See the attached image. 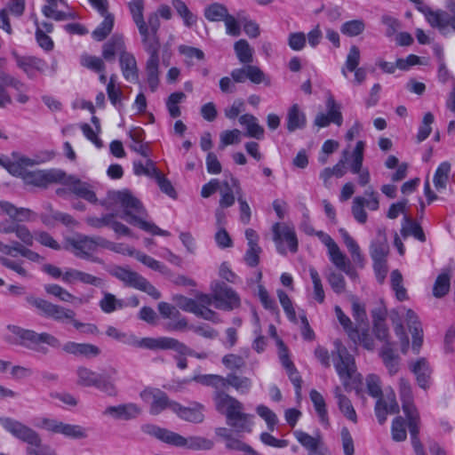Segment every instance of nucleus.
I'll return each mask as SVG.
<instances>
[{
  "mask_svg": "<svg viewBox=\"0 0 455 455\" xmlns=\"http://www.w3.org/2000/svg\"><path fill=\"white\" fill-rule=\"evenodd\" d=\"M17 66L23 70L28 78L36 76V71L44 73L47 68L46 62L35 56H20L15 51L12 52Z\"/></svg>",
  "mask_w": 455,
  "mask_h": 455,
  "instance_id": "18",
  "label": "nucleus"
},
{
  "mask_svg": "<svg viewBox=\"0 0 455 455\" xmlns=\"http://www.w3.org/2000/svg\"><path fill=\"white\" fill-rule=\"evenodd\" d=\"M120 68L124 78L131 83L139 82V68L134 55L131 52L123 53L119 58Z\"/></svg>",
  "mask_w": 455,
  "mask_h": 455,
  "instance_id": "27",
  "label": "nucleus"
},
{
  "mask_svg": "<svg viewBox=\"0 0 455 455\" xmlns=\"http://www.w3.org/2000/svg\"><path fill=\"white\" fill-rule=\"evenodd\" d=\"M407 324L412 335V349L418 354L423 343V329L415 312L408 309L406 312Z\"/></svg>",
  "mask_w": 455,
  "mask_h": 455,
  "instance_id": "28",
  "label": "nucleus"
},
{
  "mask_svg": "<svg viewBox=\"0 0 455 455\" xmlns=\"http://www.w3.org/2000/svg\"><path fill=\"white\" fill-rule=\"evenodd\" d=\"M128 5L132 20L136 24L141 36V43L159 38L158 30L160 28V19L158 18V14L156 12L149 13L146 21L143 16V0L129 2Z\"/></svg>",
  "mask_w": 455,
  "mask_h": 455,
  "instance_id": "7",
  "label": "nucleus"
},
{
  "mask_svg": "<svg viewBox=\"0 0 455 455\" xmlns=\"http://www.w3.org/2000/svg\"><path fill=\"white\" fill-rule=\"evenodd\" d=\"M307 125L306 114L300 109L299 104H293L287 111L286 128L289 132L302 130Z\"/></svg>",
  "mask_w": 455,
  "mask_h": 455,
  "instance_id": "30",
  "label": "nucleus"
},
{
  "mask_svg": "<svg viewBox=\"0 0 455 455\" xmlns=\"http://www.w3.org/2000/svg\"><path fill=\"white\" fill-rule=\"evenodd\" d=\"M231 181H232V186L235 189V195L237 196V201L239 204L240 220L242 223L247 225V224H249V222L251 220V208H250L248 203L246 202V200L243 196V190L240 186L239 180L236 178L231 176Z\"/></svg>",
  "mask_w": 455,
  "mask_h": 455,
  "instance_id": "41",
  "label": "nucleus"
},
{
  "mask_svg": "<svg viewBox=\"0 0 455 455\" xmlns=\"http://www.w3.org/2000/svg\"><path fill=\"white\" fill-rule=\"evenodd\" d=\"M102 16L104 17V20L92 33V37L99 42L106 39L112 32L115 21V18L112 13H107Z\"/></svg>",
  "mask_w": 455,
  "mask_h": 455,
  "instance_id": "44",
  "label": "nucleus"
},
{
  "mask_svg": "<svg viewBox=\"0 0 455 455\" xmlns=\"http://www.w3.org/2000/svg\"><path fill=\"white\" fill-rule=\"evenodd\" d=\"M223 382V388L232 387L241 394L249 393L252 386V382L250 378L239 376L234 372H230L227 377H224Z\"/></svg>",
  "mask_w": 455,
  "mask_h": 455,
  "instance_id": "38",
  "label": "nucleus"
},
{
  "mask_svg": "<svg viewBox=\"0 0 455 455\" xmlns=\"http://www.w3.org/2000/svg\"><path fill=\"white\" fill-rule=\"evenodd\" d=\"M24 299L28 306L36 309L40 316L53 320L57 323H68V321L73 320V315H76L74 310L58 304H53L44 299L36 297L32 293L26 294Z\"/></svg>",
  "mask_w": 455,
  "mask_h": 455,
  "instance_id": "8",
  "label": "nucleus"
},
{
  "mask_svg": "<svg viewBox=\"0 0 455 455\" xmlns=\"http://www.w3.org/2000/svg\"><path fill=\"white\" fill-rule=\"evenodd\" d=\"M108 198L121 204L124 212L120 218L125 220L128 223L138 225L140 228V223L146 222L143 218L147 216V211L141 202L129 190L108 191Z\"/></svg>",
  "mask_w": 455,
  "mask_h": 455,
  "instance_id": "4",
  "label": "nucleus"
},
{
  "mask_svg": "<svg viewBox=\"0 0 455 455\" xmlns=\"http://www.w3.org/2000/svg\"><path fill=\"white\" fill-rule=\"evenodd\" d=\"M204 14L209 21H220L227 17L228 11L224 4L213 3L204 9Z\"/></svg>",
  "mask_w": 455,
  "mask_h": 455,
  "instance_id": "48",
  "label": "nucleus"
},
{
  "mask_svg": "<svg viewBox=\"0 0 455 455\" xmlns=\"http://www.w3.org/2000/svg\"><path fill=\"white\" fill-rule=\"evenodd\" d=\"M142 431L147 435L154 436L163 443L175 447H181L182 444L185 443L184 436L167 428L160 427L156 425L146 424L142 426Z\"/></svg>",
  "mask_w": 455,
  "mask_h": 455,
  "instance_id": "16",
  "label": "nucleus"
},
{
  "mask_svg": "<svg viewBox=\"0 0 455 455\" xmlns=\"http://www.w3.org/2000/svg\"><path fill=\"white\" fill-rule=\"evenodd\" d=\"M7 329L20 339L17 344L31 350L45 354L47 350L40 347V344H47L55 349L61 347L60 339L48 332L37 333L17 325H8Z\"/></svg>",
  "mask_w": 455,
  "mask_h": 455,
  "instance_id": "6",
  "label": "nucleus"
},
{
  "mask_svg": "<svg viewBox=\"0 0 455 455\" xmlns=\"http://www.w3.org/2000/svg\"><path fill=\"white\" fill-rule=\"evenodd\" d=\"M36 427L52 435H61L71 440L87 438V429L80 425L69 424L54 418L43 417L36 423Z\"/></svg>",
  "mask_w": 455,
  "mask_h": 455,
  "instance_id": "9",
  "label": "nucleus"
},
{
  "mask_svg": "<svg viewBox=\"0 0 455 455\" xmlns=\"http://www.w3.org/2000/svg\"><path fill=\"white\" fill-rule=\"evenodd\" d=\"M241 141V132L238 129L227 130L220 133L219 148L224 149L228 145L238 144Z\"/></svg>",
  "mask_w": 455,
  "mask_h": 455,
  "instance_id": "64",
  "label": "nucleus"
},
{
  "mask_svg": "<svg viewBox=\"0 0 455 455\" xmlns=\"http://www.w3.org/2000/svg\"><path fill=\"white\" fill-rule=\"evenodd\" d=\"M111 275L122 281L125 286L132 287L134 289L139 287L144 277L139 273L123 267H116L111 271Z\"/></svg>",
  "mask_w": 455,
  "mask_h": 455,
  "instance_id": "34",
  "label": "nucleus"
},
{
  "mask_svg": "<svg viewBox=\"0 0 455 455\" xmlns=\"http://www.w3.org/2000/svg\"><path fill=\"white\" fill-rule=\"evenodd\" d=\"M144 395H148L152 398L150 405V413L152 415H158L167 408L173 411L172 405L177 404V402L170 400L168 395L160 389L146 390Z\"/></svg>",
  "mask_w": 455,
  "mask_h": 455,
  "instance_id": "25",
  "label": "nucleus"
},
{
  "mask_svg": "<svg viewBox=\"0 0 455 455\" xmlns=\"http://www.w3.org/2000/svg\"><path fill=\"white\" fill-rule=\"evenodd\" d=\"M234 50L241 63L251 64L253 61V48L245 39L236 41L234 44Z\"/></svg>",
  "mask_w": 455,
  "mask_h": 455,
  "instance_id": "46",
  "label": "nucleus"
},
{
  "mask_svg": "<svg viewBox=\"0 0 455 455\" xmlns=\"http://www.w3.org/2000/svg\"><path fill=\"white\" fill-rule=\"evenodd\" d=\"M379 355L383 360L385 366L387 368L389 373L394 375L399 370V355L395 354L393 347L383 345Z\"/></svg>",
  "mask_w": 455,
  "mask_h": 455,
  "instance_id": "42",
  "label": "nucleus"
},
{
  "mask_svg": "<svg viewBox=\"0 0 455 455\" xmlns=\"http://www.w3.org/2000/svg\"><path fill=\"white\" fill-rule=\"evenodd\" d=\"M329 254L331 261L342 272L350 278L354 279L357 276V273L352 266L350 260L341 252L338 245L330 248Z\"/></svg>",
  "mask_w": 455,
  "mask_h": 455,
  "instance_id": "29",
  "label": "nucleus"
},
{
  "mask_svg": "<svg viewBox=\"0 0 455 455\" xmlns=\"http://www.w3.org/2000/svg\"><path fill=\"white\" fill-rule=\"evenodd\" d=\"M60 183L68 186V190L76 196L90 203L95 204L98 201L96 194L90 188V185L81 181L75 176H65Z\"/></svg>",
  "mask_w": 455,
  "mask_h": 455,
  "instance_id": "20",
  "label": "nucleus"
},
{
  "mask_svg": "<svg viewBox=\"0 0 455 455\" xmlns=\"http://www.w3.org/2000/svg\"><path fill=\"white\" fill-rule=\"evenodd\" d=\"M400 232L403 238L411 235L421 243L426 242V235L421 226L406 214L403 218Z\"/></svg>",
  "mask_w": 455,
  "mask_h": 455,
  "instance_id": "36",
  "label": "nucleus"
},
{
  "mask_svg": "<svg viewBox=\"0 0 455 455\" xmlns=\"http://www.w3.org/2000/svg\"><path fill=\"white\" fill-rule=\"evenodd\" d=\"M172 4L177 13L183 19L187 27H191L196 22V16L194 15L182 0H172Z\"/></svg>",
  "mask_w": 455,
  "mask_h": 455,
  "instance_id": "53",
  "label": "nucleus"
},
{
  "mask_svg": "<svg viewBox=\"0 0 455 455\" xmlns=\"http://www.w3.org/2000/svg\"><path fill=\"white\" fill-rule=\"evenodd\" d=\"M181 447H187L191 450H211L213 447V442L202 436L185 437V443Z\"/></svg>",
  "mask_w": 455,
  "mask_h": 455,
  "instance_id": "57",
  "label": "nucleus"
},
{
  "mask_svg": "<svg viewBox=\"0 0 455 455\" xmlns=\"http://www.w3.org/2000/svg\"><path fill=\"white\" fill-rule=\"evenodd\" d=\"M391 287L399 301L408 299L407 291L403 284V275L398 269H395L390 275Z\"/></svg>",
  "mask_w": 455,
  "mask_h": 455,
  "instance_id": "49",
  "label": "nucleus"
},
{
  "mask_svg": "<svg viewBox=\"0 0 455 455\" xmlns=\"http://www.w3.org/2000/svg\"><path fill=\"white\" fill-rule=\"evenodd\" d=\"M451 276L447 273L440 274L434 283L433 295L435 298H442L450 291Z\"/></svg>",
  "mask_w": 455,
  "mask_h": 455,
  "instance_id": "56",
  "label": "nucleus"
},
{
  "mask_svg": "<svg viewBox=\"0 0 455 455\" xmlns=\"http://www.w3.org/2000/svg\"><path fill=\"white\" fill-rule=\"evenodd\" d=\"M392 439L395 442H403L407 438L406 422L402 416L395 417L391 426Z\"/></svg>",
  "mask_w": 455,
  "mask_h": 455,
  "instance_id": "55",
  "label": "nucleus"
},
{
  "mask_svg": "<svg viewBox=\"0 0 455 455\" xmlns=\"http://www.w3.org/2000/svg\"><path fill=\"white\" fill-rule=\"evenodd\" d=\"M429 26L438 29L442 35L447 36L449 27L455 31V15H451L444 10L438 9L429 23Z\"/></svg>",
  "mask_w": 455,
  "mask_h": 455,
  "instance_id": "33",
  "label": "nucleus"
},
{
  "mask_svg": "<svg viewBox=\"0 0 455 455\" xmlns=\"http://www.w3.org/2000/svg\"><path fill=\"white\" fill-rule=\"evenodd\" d=\"M272 231L276 250L280 254H286V249L283 245V241L287 243L291 252H296L298 251V239L293 228L277 222L273 226Z\"/></svg>",
  "mask_w": 455,
  "mask_h": 455,
  "instance_id": "13",
  "label": "nucleus"
},
{
  "mask_svg": "<svg viewBox=\"0 0 455 455\" xmlns=\"http://www.w3.org/2000/svg\"><path fill=\"white\" fill-rule=\"evenodd\" d=\"M366 199L362 196H356L354 198L353 205H352V213L354 218L359 223H365L367 220V212L363 209L365 206Z\"/></svg>",
  "mask_w": 455,
  "mask_h": 455,
  "instance_id": "63",
  "label": "nucleus"
},
{
  "mask_svg": "<svg viewBox=\"0 0 455 455\" xmlns=\"http://www.w3.org/2000/svg\"><path fill=\"white\" fill-rule=\"evenodd\" d=\"M185 97L186 95L182 92H173L168 97V100L166 101V107L172 117L176 118L181 115L180 109L178 105L180 102H181L183 99H185Z\"/></svg>",
  "mask_w": 455,
  "mask_h": 455,
  "instance_id": "62",
  "label": "nucleus"
},
{
  "mask_svg": "<svg viewBox=\"0 0 455 455\" xmlns=\"http://www.w3.org/2000/svg\"><path fill=\"white\" fill-rule=\"evenodd\" d=\"M365 29V23L363 20H352L342 24L340 31L347 36H356L362 34Z\"/></svg>",
  "mask_w": 455,
  "mask_h": 455,
  "instance_id": "58",
  "label": "nucleus"
},
{
  "mask_svg": "<svg viewBox=\"0 0 455 455\" xmlns=\"http://www.w3.org/2000/svg\"><path fill=\"white\" fill-rule=\"evenodd\" d=\"M451 172V164L448 162H443L437 167L434 175V184L436 189H443L446 188L449 175Z\"/></svg>",
  "mask_w": 455,
  "mask_h": 455,
  "instance_id": "51",
  "label": "nucleus"
},
{
  "mask_svg": "<svg viewBox=\"0 0 455 455\" xmlns=\"http://www.w3.org/2000/svg\"><path fill=\"white\" fill-rule=\"evenodd\" d=\"M68 243L72 247L73 253L76 257L89 259L98 264H103V260L99 257L92 255V252L95 251L98 247L118 251L112 242L101 236L77 235L76 237L69 238Z\"/></svg>",
  "mask_w": 455,
  "mask_h": 455,
  "instance_id": "5",
  "label": "nucleus"
},
{
  "mask_svg": "<svg viewBox=\"0 0 455 455\" xmlns=\"http://www.w3.org/2000/svg\"><path fill=\"white\" fill-rule=\"evenodd\" d=\"M106 334L129 346L156 350L158 338H142L139 339L135 335L122 332L114 326H108Z\"/></svg>",
  "mask_w": 455,
  "mask_h": 455,
  "instance_id": "14",
  "label": "nucleus"
},
{
  "mask_svg": "<svg viewBox=\"0 0 455 455\" xmlns=\"http://www.w3.org/2000/svg\"><path fill=\"white\" fill-rule=\"evenodd\" d=\"M0 425L16 439L28 444L27 455H56L48 445H44L40 435L21 421L10 417H0Z\"/></svg>",
  "mask_w": 455,
  "mask_h": 455,
  "instance_id": "2",
  "label": "nucleus"
},
{
  "mask_svg": "<svg viewBox=\"0 0 455 455\" xmlns=\"http://www.w3.org/2000/svg\"><path fill=\"white\" fill-rule=\"evenodd\" d=\"M193 380L204 386L212 387L217 390L218 388H223L224 377L218 374H204L195 376Z\"/></svg>",
  "mask_w": 455,
  "mask_h": 455,
  "instance_id": "61",
  "label": "nucleus"
},
{
  "mask_svg": "<svg viewBox=\"0 0 455 455\" xmlns=\"http://www.w3.org/2000/svg\"><path fill=\"white\" fill-rule=\"evenodd\" d=\"M127 52L123 36L113 35L102 46V57L107 61H114L116 55L119 57Z\"/></svg>",
  "mask_w": 455,
  "mask_h": 455,
  "instance_id": "26",
  "label": "nucleus"
},
{
  "mask_svg": "<svg viewBox=\"0 0 455 455\" xmlns=\"http://www.w3.org/2000/svg\"><path fill=\"white\" fill-rule=\"evenodd\" d=\"M77 374V383L83 387H94L97 383V379L100 373H97L84 366H80L76 370Z\"/></svg>",
  "mask_w": 455,
  "mask_h": 455,
  "instance_id": "52",
  "label": "nucleus"
},
{
  "mask_svg": "<svg viewBox=\"0 0 455 455\" xmlns=\"http://www.w3.org/2000/svg\"><path fill=\"white\" fill-rule=\"evenodd\" d=\"M45 4L42 6V13L45 18L52 19L55 21H63L68 20H75L77 18L74 12L59 11V5H62L69 9L66 0H44Z\"/></svg>",
  "mask_w": 455,
  "mask_h": 455,
  "instance_id": "19",
  "label": "nucleus"
},
{
  "mask_svg": "<svg viewBox=\"0 0 455 455\" xmlns=\"http://www.w3.org/2000/svg\"><path fill=\"white\" fill-rule=\"evenodd\" d=\"M44 291L47 294L52 295L63 302H73L74 300L78 299L68 290L64 289L59 284H46L44 285Z\"/></svg>",
  "mask_w": 455,
  "mask_h": 455,
  "instance_id": "54",
  "label": "nucleus"
},
{
  "mask_svg": "<svg viewBox=\"0 0 455 455\" xmlns=\"http://www.w3.org/2000/svg\"><path fill=\"white\" fill-rule=\"evenodd\" d=\"M360 62V50L356 45H352L349 49L345 67L342 68V74L347 76L346 69L355 72V81L362 84L366 78V71L363 68H357Z\"/></svg>",
  "mask_w": 455,
  "mask_h": 455,
  "instance_id": "21",
  "label": "nucleus"
},
{
  "mask_svg": "<svg viewBox=\"0 0 455 455\" xmlns=\"http://www.w3.org/2000/svg\"><path fill=\"white\" fill-rule=\"evenodd\" d=\"M39 217L43 224L49 228L55 227L58 222L67 227L74 226L76 223L70 214L56 210L52 213H41Z\"/></svg>",
  "mask_w": 455,
  "mask_h": 455,
  "instance_id": "37",
  "label": "nucleus"
},
{
  "mask_svg": "<svg viewBox=\"0 0 455 455\" xmlns=\"http://www.w3.org/2000/svg\"><path fill=\"white\" fill-rule=\"evenodd\" d=\"M100 309L106 313L110 314L117 309H122L125 307V302L123 299H118L110 292H104L103 298L99 302Z\"/></svg>",
  "mask_w": 455,
  "mask_h": 455,
  "instance_id": "47",
  "label": "nucleus"
},
{
  "mask_svg": "<svg viewBox=\"0 0 455 455\" xmlns=\"http://www.w3.org/2000/svg\"><path fill=\"white\" fill-rule=\"evenodd\" d=\"M60 347L67 354L84 356L88 359L97 357L101 352L100 347L93 344L76 343L74 341H68Z\"/></svg>",
  "mask_w": 455,
  "mask_h": 455,
  "instance_id": "24",
  "label": "nucleus"
},
{
  "mask_svg": "<svg viewBox=\"0 0 455 455\" xmlns=\"http://www.w3.org/2000/svg\"><path fill=\"white\" fill-rule=\"evenodd\" d=\"M222 389L218 388L213 393L212 399L216 410L226 415L228 425L237 432H251L252 415L243 412V403Z\"/></svg>",
  "mask_w": 455,
  "mask_h": 455,
  "instance_id": "1",
  "label": "nucleus"
},
{
  "mask_svg": "<svg viewBox=\"0 0 455 455\" xmlns=\"http://www.w3.org/2000/svg\"><path fill=\"white\" fill-rule=\"evenodd\" d=\"M173 412L181 419L199 424L204 422V411L205 410V407L204 404L193 402L190 406H183L180 403H177V404H173Z\"/></svg>",
  "mask_w": 455,
  "mask_h": 455,
  "instance_id": "17",
  "label": "nucleus"
},
{
  "mask_svg": "<svg viewBox=\"0 0 455 455\" xmlns=\"http://www.w3.org/2000/svg\"><path fill=\"white\" fill-rule=\"evenodd\" d=\"M62 281L66 283H73L75 281H79L84 284L94 286H100L102 283V280L100 277L74 268H68L64 272Z\"/></svg>",
  "mask_w": 455,
  "mask_h": 455,
  "instance_id": "31",
  "label": "nucleus"
},
{
  "mask_svg": "<svg viewBox=\"0 0 455 455\" xmlns=\"http://www.w3.org/2000/svg\"><path fill=\"white\" fill-rule=\"evenodd\" d=\"M144 50L149 57L146 62L147 80L151 92H155L159 84V51L160 39L156 38L142 42Z\"/></svg>",
  "mask_w": 455,
  "mask_h": 455,
  "instance_id": "10",
  "label": "nucleus"
},
{
  "mask_svg": "<svg viewBox=\"0 0 455 455\" xmlns=\"http://www.w3.org/2000/svg\"><path fill=\"white\" fill-rule=\"evenodd\" d=\"M348 337L355 344L360 343L367 350L374 349V340L367 329H363L362 331L355 329L353 331H349Z\"/></svg>",
  "mask_w": 455,
  "mask_h": 455,
  "instance_id": "50",
  "label": "nucleus"
},
{
  "mask_svg": "<svg viewBox=\"0 0 455 455\" xmlns=\"http://www.w3.org/2000/svg\"><path fill=\"white\" fill-rule=\"evenodd\" d=\"M156 349H172L180 355H188L195 356L198 359H205L207 357L206 353H196L190 349L187 345L179 341L178 339L171 337H160L158 338Z\"/></svg>",
  "mask_w": 455,
  "mask_h": 455,
  "instance_id": "22",
  "label": "nucleus"
},
{
  "mask_svg": "<svg viewBox=\"0 0 455 455\" xmlns=\"http://www.w3.org/2000/svg\"><path fill=\"white\" fill-rule=\"evenodd\" d=\"M141 412V409L135 403H123L116 406H108L104 414L109 415L118 420H131L137 418Z\"/></svg>",
  "mask_w": 455,
  "mask_h": 455,
  "instance_id": "23",
  "label": "nucleus"
},
{
  "mask_svg": "<svg viewBox=\"0 0 455 455\" xmlns=\"http://www.w3.org/2000/svg\"><path fill=\"white\" fill-rule=\"evenodd\" d=\"M388 253V244L386 239L371 243L370 254L372 261L387 260Z\"/></svg>",
  "mask_w": 455,
  "mask_h": 455,
  "instance_id": "59",
  "label": "nucleus"
},
{
  "mask_svg": "<svg viewBox=\"0 0 455 455\" xmlns=\"http://www.w3.org/2000/svg\"><path fill=\"white\" fill-rule=\"evenodd\" d=\"M327 114L318 113L314 120V124L323 128L327 127L331 123L341 126L343 116L340 111V105L336 102L332 96L326 100Z\"/></svg>",
  "mask_w": 455,
  "mask_h": 455,
  "instance_id": "15",
  "label": "nucleus"
},
{
  "mask_svg": "<svg viewBox=\"0 0 455 455\" xmlns=\"http://www.w3.org/2000/svg\"><path fill=\"white\" fill-rule=\"evenodd\" d=\"M126 251L129 255L134 256L140 262H141L142 264L155 271L165 274L168 270L166 266H164L162 262L153 259L152 257L145 253L131 249H127Z\"/></svg>",
  "mask_w": 455,
  "mask_h": 455,
  "instance_id": "43",
  "label": "nucleus"
},
{
  "mask_svg": "<svg viewBox=\"0 0 455 455\" xmlns=\"http://www.w3.org/2000/svg\"><path fill=\"white\" fill-rule=\"evenodd\" d=\"M334 396L337 399L338 406L343 415L354 423L357 422L356 412L351 403V401L341 393V388L336 387L334 388Z\"/></svg>",
  "mask_w": 455,
  "mask_h": 455,
  "instance_id": "40",
  "label": "nucleus"
},
{
  "mask_svg": "<svg viewBox=\"0 0 455 455\" xmlns=\"http://www.w3.org/2000/svg\"><path fill=\"white\" fill-rule=\"evenodd\" d=\"M296 440L308 451V455H313L319 451L322 444V437L319 434L312 436L302 430L293 431Z\"/></svg>",
  "mask_w": 455,
  "mask_h": 455,
  "instance_id": "39",
  "label": "nucleus"
},
{
  "mask_svg": "<svg viewBox=\"0 0 455 455\" xmlns=\"http://www.w3.org/2000/svg\"><path fill=\"white\" fill-rule=\"evenodd\" d=\"M309 396L321 422L328 426L329 418L323 396L315 389L310 391Z\"/></svg>",
  "mask_w": 455,
  "mask_h": 455,
  "instance_id": "45",
  "label": "nucleus"
},
{
  "mask_svg": "<svg viewBox=\"0 0 455 455\" xmlns=\"http://www.w3.org/2000/svg\"><path fill=\"white\" fill-rule=\"evenodd\" d=\"M65 176L66 172L60 169L27 170L23 181L28 185L45 188L51 184L60 183Z\"/></svg>",
  "mask_w": 455,
  "mask_h": 455,
  "instance_id": "12",
  "label": "nucleus"
},
{
  "mask_svg": "<svg viewBox=\"0 0 455 455\" xmlns=\"http://www.w3.org/2000/svg\"><path fill=\"white\" fill-rule=\"evenodd\" d=\"M213 294L214 307L217 309L231 311L240 307V298L231 287L223 282H213L211 284Z\"/></svg>",
  "mask_w": 455,
  "mask_h": 455,
  "instance_id": "11",
  "label": "nucleus"
},
{
  "mask_svg": "<svg viewBox=\"0 0 455 455\" xmlns=\"http://www.w3.org/2000/svg\"><path fill=\"white\" fill-rule=\"evenodd\" d=\"M241 125L246 128V136L256 140L264 138V128L259 124L257 117L251 114H244L239 117Z\"/></svg>",
  "mask_w": 455,
  "mask_h": 455,
  "instance_id": "35",
  "label": "nucleus"
},
{
  "mask_svg": "<svg viewBox=\"0 0 455 455\" xmlns=\"http://www.w3.org/2000/svg\"><path fill=\"white\" fill-rule=\"evenodd\" d=\"M334 346L333 364L345 389L351 391L357 388L362 382V376L356 371L355 358L339 340L334 342Z\"/></svg>",
  "mask_w": 455,
  "mask_h": 455,
  "instance_id": "3",
  "label": "nucleus"
},
{
  "mask_svg": "<svg viewBox=\"0 0 455 455\" xmlns=\"http://www.w3.org/2000/svg\"><path fill=\"white\" fill-rule=\"evenodd\" d=\"M411 370L416 376L418 385L423 389L428 388L432 370L426 358L417 360L411 364Z\"/></svg>",
  "mask_w": 455,
  "mask_h": 455,
  "instance_id": "32",
  "label": "nucleus"
},
{
  "mask_svg": "<svg viewBox=\"0 0 455 455\" xmlns=\"http://www.w3.org/2000/svg\"><path fill=\"white\" fill-rule=\"evenodd\" d=\"M402 408L408 420V428L419 427L420 424L419 413L413 402L402 403Z\"/></svg>",
  "mask_w": 455,
  "mask_h": 455,
  "instance_id": "60",
  "label": "nucleus"
}]
</instances>
